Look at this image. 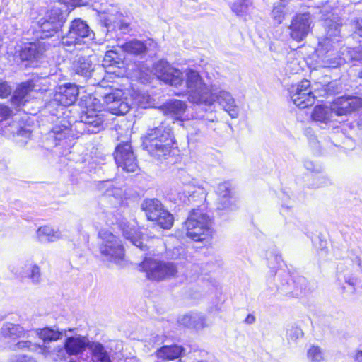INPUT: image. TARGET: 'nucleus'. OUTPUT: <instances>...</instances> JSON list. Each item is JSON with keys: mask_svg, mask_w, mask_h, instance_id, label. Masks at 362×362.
Wrapping results in <instances>:
<instances>
[{"mask_svg": "<svg viewBox=\"0 0 362 362\" xmlns=\"http://www.w3.org/2000/svg\"><path fill=\"white\" fill-rule=\"evenodd\" d=\"M11 88L6 82L0 81V98H6L11 94Z\"/></svg>", "mask_w": 362, "mask_h": 362, "instance_id": "nucleus-51", "label": "nucleus"}, {"mask_svg": "<svg viewBox=\"0 0 362 362\" xmlns=\"http://www.w3.org/2000/svg\"><path fill=\"white\" fill-rule=\"evenodd\" d=\"M0 134L6 136H16V141L21 145L27 143V139L31 134L30 129L23 127L17 121V118H9L4 120L0 125Z\"/></svg>", "mask_w": 362, "mask_h": 362, "instance_id": "nucleus-18", "label": "nucleus"}, {"mask_svg": "<svg viewBox=\"0 0 362 362\" xmlns=\"http://www.w3.org/2000/svg\"><path fill=\"white\" fill-rule=\"evenodd\" d=\"M11 111L10 109L4 105H0V125L10 118Z\"/></svg>", "mask_w": 362, "mask_h": 362, "instance_id": "nucleus-49", "label": "nucleus"}, {"mask_svg": "<svg viewBox=\"0 0 362 362\" xmlns=\"http://www.w3.org/2000/svg\"><path fill=\"white\" fill-rule=\"evenodd\" d=\"M1 334L6 339L16 340L20 337H24L26 332L20 325L6 322L1 327Z\"/></svg>", "mask_w": 362, "mask_h": 362, "instance_id": "nucleus-34", "label": "nucleus"}, {"mask_svg": "<svg viewBox=\"0 0 362 362\" xmlns=\"http://www.w3.org/2000/svg\"><path fill=\"white\" fill-rule=\"evenodd\" d=\"M124 236L126 239L130 240V242L139 248L141 250H146L148 247L146 244H144L143 240L141 238L140 234L134 229L124 230Z\"/></svg>", "mask_w": 362, "mask_h": 362, "instance_id": "nucleus-37", "label": "nucleus"}, {"mask_svg": "<svg viewBox=\"0 0 362 362\" xmlns=\"http://www.w3.org/2000/svg\"><path fill=\"white\" fill-rule=\"evenodd\" d=\"M141 209L149 221L158 218V214L163 210L161 202L157 199H145L141 204Z\"/></svg>", "mask_w": 362, "mask_h": 362, "instance_id": "nucleus-33", "label": "nucleus"}, {"mask_svg": "<svg viewBox=\"0 0 362 362\" xmlns=\"http://www.w3.org/2000/svg\"><path fill=\"white\" fill-rule=\"evenodd\" d=\"M317 182L313 185V187H322L332 184L331 180L326 175H319L316 177Z\"/></svg>", "mask_w": 362, "mask_h": 362, "instance_id": "nucleus-47", "label": "nucleus"}, {"mask_svg": "<svg viewBox=\"0 0 362 362\" xmlns=\"http://www.w3.org/2000/svg\"><path fill=\"white\" fill-rule=\"evenodd\" d=\"M358 76L362 78V70L359 72Z\"/></svg>", "mask_w": 362, "mask_h": 362, "instance_id": "nucleus-58", "label": "nucleus"}, {"mask_svg": "<svg viewBox=\"0 0 362 362\" xmlns=\"http://www.w3.org/2000/svg\"><path fill=\"white\" fill-rule=\"evenodd\" d=\"M122 51L129 54L142 55L150 50H155L157 48V43L153 40H148L145 42L139 40H132L121 45Z\"/></svg>", "mask_w": 362, "mask_h": 362, "instance_id": "nucleus-25", "label": "nucleus"}, {"mask_svg": "<svg viewBox=\"0 0 362 362\" xmlns=\"http://www.w3.org/2000/svg\"><path fill=\"white\" fill-rule=\"evenodd\" d=\"M36 237L37 240L42 243H49L62 239V234L58 228L50 226H43L37 230Z\"/></svg>", "mask_w": 362, "mask_h": 362, "instance_id": "nucleus-32", "label": "nucleus"}, {"mask_svg": "<svg viewBox=\"0 0 362 362\" xmlns=\"http://www.w3.org/2000/svg\"><path fill=\"white\" fill-rule=\"evenodd\" d=\"M44 52L45 47L41 42H30L25 45L24 47L21 49L20 57L22 61L33 62L40 59Z\"/></svg>", "mask_w": 362, "mask_h": 362, "instance_id": "nucleus-31", "label": "nucleus"}, {"mask_svg": "<svg viewBox=\"0 0 362 362\" xmlns=\"http://www.w3.org/2000/svg\"><path fill=\"white\" fill-rule=\"evenodd\" d=\"M186 94L189 102L211 106L215 102L209 86L204 83L199 73L188 69L185 71Z\"/></svg>", "mask_w": 362, "mask_h": 362, "instance_id": "nucleus-2", "label": "nucleus"}, {"mask_svg": "<svg viewBox=\"0 0 362 362\" xmlns=\"http://www.w3.org/2000/svg\"><path fill=\"white\" fill-rule=\"evenodd\" d=\"M99 250L103 261L120 264L124 257V250L119 238L107 230L99 233Z\"/></svg>", "mask_w": 362, "mask_h": 362, "instance_id": "nucleus-6", "label": "nucleus"}, {"mask_svg": "<svg viewBox=\"0 0 362 362\" xmlns=\"http://www.w3.org/2000/svg\"><path fill=\"white\" fill-rule=\"evenodd\" d=\"M334 115L332 105H320L314 107L311 117L319 125L327 126L333 121Z\"/></svg>", "mask_w": 362, "mask_h": 362, "instance_id": "nucleus-28", "label": "nucleus"}, {"mask_svg": "<svg viewBox=\"0 0 362 362\" xmlns=\"http://www.w3.org/2000/svg\"><path fill=\"white\" fill-rule=\"evenodd\" d=\"M153 71L158 78L170 86L177 87L183 82L182 73L179 69L171 66L165 60L156 62L153 66Z\"/></svg>", "mask_w": 362, "mask_h": 362, "instance_id": "nucleus-15", "label": "nucleus"}, {"mask_svg": "<svg viewBox=\"0 0 362 362\" xmlns=\"http://www.w3.org/2000/svg\"><path fill=\"white\" fill-rule=\"evenodd\" d=\"M78 95V88L75 84L67 83L59 86L53 99L46 105V109L52 115H55L59 109L71 105Z\"/></svg>", "mask_w": 362, "mask_h": 362, "instance_id": "nucleus-8", "label": "nucleus"}, {"mask_svg": "<svg viewBox=\"0 0 362 362\" xmlns=\"http://www.w3.org/2000/svg\"><path fill=\"white\" fill-rule=\"evenodd\" d=\"M284 5L280 2L274 4L273 9L271 13L272 18L274 21L280 24L284 19L285 12L284 11Z\"/></svg>", "mask_w": 362, "mask_h": 362, "instance_id": "nucleus-43", "label": "nucleus"}, {"mask_svg": "<svg viewBox=\"0 0 362 362\" xmlns=\"http://www.w3.org/2000/svg\"><path fill=\"white\" fill-rule=\"evenodd\" d=\"M136 103H141L139 98H136Z\"/></svg>", "mask_w": 362, "mask_h": 362, "instance_id": "nucleus-59", "label": "nucleus"}, {"mask_svg": "<svg viewBox=\"0 0 362 362\" xmlns=\"http://www.w3.org/2000/svg\"><path fill=\"white\" fill-rule=\"evenodd\" d=\"M246 322L249 324H252L255 322V317L252 315H248L246 318Z\"/></svg>", "mask_w": 362, "mask_h": 362, "instance_id": "nucleus-56", "label": "nucleus"}, {"mask_svg": "<svg viewBox=\"0 0 362 362\" xmlns=\"http://www.w3.org/2000/svg\"><path fill=\"white\" fill-rule=\"evenodd\" d=\"M139 269L146 273L152 281H161L174 277L177 269L173 262L153 257H146L139 265Z\"/></svg>", "mask_w": 362, "mask_h": 362, "instance_id": "nucleus-5", "label": "nucleus"}, {"mask_svg": "<svg viewBox=\"0 0 362 362\" xmlns=\"http://www.w3.org/2000/svg\"><path fill=\"white\" fill-rule=\"evenodd\" d=\"M93 362H111L109 353L103 344L93 341L89 345Z\"/></svg>", "mask_w": 362, "mask_h": 362, "instance_id": "nucleus-35", "label": "nucleus"}, {"mask_svg": "<svg viewBox=\"0 0 362 362\" xmlns=\"http://www.w3.org/2000/svg\"><path fill=\"white\" fill-rule=\"evenodd\" d=\"M77 127L83 129L88 134H97L104 128L103 115L98 114L95 110H87L83 112Z\"/></svg>", "mask_w": 362, "mask_h": 362, "instance_id": "nucleus-19", "label": "nucleus"}, {"mask_svg": "<svg viewBox=\"0 0 362 362\" xmlns=\"http://www.w3.org/2000/svg\"><path fill=\"white\" fill-rule=\"evenodd\" d=\"M282 206H283V207H286L287 209H289V206H284V205H283Z\"/></svg>", "mask_w": 362, "mask_h": 362, "instance_id": "nucleus-60", "label": "nucleus"}, {"mask_svg": "<svg viewBox=\"0 0 362 362\" xmlns=\"http://www.w3.org/2000/svg\"><path fill=\"white\" fill-rule=\"evenodd\" d=\"M300 281H305V279H300Z\"/></svg>", "mask_w": 362, "mask_h": 362, "instance_id": "nucleus-62", "label": "nucleus"}, {"mask_svg": "<svg viewBox=\"0 0 362 362\" xmlns=\"http://www.w3.org/2000/svg\"><path fill=\"white\" fill-rule=\"evenodd\" d=\"M330 6H328V5H325L323 6L322 8V10L321 11L322 13H324V12H328L329 11V9Z\"/></svg>", "mask_w": 362, "mask_h": 362, "instance_id": "nucleus-57", "label": "nucleus"}, {"mask_svg": "<svg viewBox=\"0 0 362 362\" xmlns=\"http://www.w3.org/2000/svg\"><path fill=\"white\" fill-rule=\"evenodd\" d=\"M304 166L308 170L311 172L320 173L322 170L320 165L315 163L310 160H305Z\"/></svg>", "mask_w": 362, "mask_h": 362, "instance_id": "nucleus-48", "label": "nucleus"}, {"mask_svg": "<svg viewBox=\"0 0 362 362\" xmlns=\"http://www.w3.org/2000/svg\"><path fill=\"white\" fill-rule=\"evenodd\" d=\"M307 358L310 362H322L326 358L325 351L318 346H311L307 351Z\"/></svg>", "mask_w": 362, "mask_h": 362, "instance_id": "nucleus-39", "label": "nucleus"}, {"mask_svg": "<svg viewBox=\"0 0 362 362\" xmlns=\"http://www.w3.org/2000/svg\"><path fill=\"white\" fill-rule=\"evenodd\" d=\"M124 95L122 90L114 89L103 96V103L111 113L124 115L129 112L132 105L129 103Z\"/></svg>", "mask_w": 362, "mask_h": 362, "instance_id": "nucleus-16", "label": "nucleus"}, {"mask_svg": "<svg viewBox=\"0 0 362 362\" xmlns=\"http://www.w3.org/2000/svg\"><path fill=\"white\" fill-rule=\"evenodd\" d=\"M101 185L103 187H106L104 192L107 197H114L115 199L120 200L122 197V190L120 188L113 187L112 182L109 180L103 181Z\"/></svg>", "mask_w": 362, "mask_h": 362, "instance_id": "nucleus-42", "label": "nucleus"}, {"mask_svg": "<svg viewBox=\"0 0 362 362\" xmlns=\"http://www.w3.org/2000/svg\"><path fill=\"white\" fill-rule=\"evenodd\" d=\"M111 22H112V19H111L110 17H109L108 18L105 19V26L107 27V28L108 30L112 28Z\"/></svg>", "mask_w": 362, "mask_h": 362, "instance_id": "nucleus-54", "label": "nucleus"}, {"mask_svg": "<svg viewBox=\"0 0 362 362\" xmlns=\"http://www.w3.org/2000/svg\"><path fill=\"white\" fill-rule=\"evenodd\" d=\"M69 129L65 126H55L49 132V136L54 141H61L69 134Z\"/></svg>", "mask_w": 362, "mask_h": 362, "instance_id": "nucleus-41", "label": "nucleus"}, {"mask_svg": "<svg viewBox=\"0 0 362 362\" xmlns=\"http://www.w3.org/2000/svg\"><path fill=\"white\" fill-rule=\"evenodd\" d=\"M93 100H96V101H97V103H99V101H98L96 98H94Z\"/></svg>", "mask_w": 362, "mask_h": 362, "instance_id": "nucleus-61", "label": "nucleus"}, {"mask_svg": "<svg viewBox=\"0 0 362 362\" xmlns=\"http://www.w3.org/2000/svg\"><path fill=\"white\" fill-rule=\"evenodd\" d=\"M351 25L354 33L362 37V19H354L351 21Z\"/></svg>", "mask_w": 362, "mask_h": 362, "instance_id": "nucleus-50", "label": "nucleus"}, {"mask_svg": "<svg viewBox=\"0 0 362 362\" xmlns=\"http://www.w3.org/2000/svg\"><path fill=\"white\" fill-rule=\"evenodd\" d=\"M115 160L118 167L127 172H135L138 168L136 156L127 142L119 144L115 150Z\"/></svg>", "mask_w": 362, "mask_h": 362, "instance_id": "nucleus-17", "label": "nucleus"}, {"mask_svg": "<svg viewBox=\"0 0 362 362\" xmlns=\"http://www.w3.org/2000/svg\"><path fill=\"white\" fill-rule=\"evenodd\" d=\"M185 187L182 192L178 193L179 199L185 204H199L204 203L206 199V191L199 185H192L191 183L185 182Z\"/></svg>", "mask_w": 362, "mask_h": 362, "instance_id": "nucleus-22", "label": "nucleus"}, {"mask_svg": "<svg viewBox=\"0 0 362 362\" xmlns=\"http://www.w3.org/2000/svg\"><path fill=\"white\" fill-rule=\"evenodd\" d=\"M187 109V104L179 100H173L163 104L160 110L163 113L175 119H182Z\"/></svg>", "mask_w": 362, "mask_h": 362, "instance_id": "nucleus-27", "label": "nucleus"}, {"mask_svg": "<svg viewBox=\"0 0 362 362\" xmlns=\"http://www.w3.org/2000/svg\"><path fill=\"white\" fill-rule=\"evenodd\" d=\"M335 115H348L362 108V98L353 95H344L337 98L332 103Z\"/></svg>", "mask_w": 362, "mask_h": 362, "instance_id": "nucleus-21", "label": "nucleus"}, {"mask_svg": "<svg viewBox=\"0 0 362 362\" xmlns=\"http://www.w3.org/2000/svg\"><path fill=\"white\" fill-rule=\"evenodd\" d=\"M184 349L177 345L164 346L157 351V356L165 360H173L180 357Z\"/></svg>", "mask_w": 362, "mask_h": 362, "instance_id": "nucleus-36", "label": "nucleus"}, {"mask_svg": "<svg viewBox=\"0 0 362 362\" xmlns=\"http://www.w3.org/2000/svg\"><path fill=\"white\" fill-rule=\"evenodd\" d=\"M36 334L43 341V345H37L30 341H20L14 345V349H28L33 351H38L45 355L51 352L49 347L45 344L52 341L60 339L64 333L54 327H45L36 330Z\"/></svg>", "mask_w": 362, "mask_h": 362, "instance_id": "nucleus-9", "label": "nucleus"}, {"mask_svg": "<svg viewBox=\"0 0 362 362\" xmlns=\"http://www.w3.org/2000/svg\"><path fill=\"white\" fill-rule=\"evenodd\" d=\"M217 194L218 196L217 209L223 210L233 208V201L231 196L230 185L228 182L218 185Z\"/></svg>", "mask_w": 362, "mask_h": 362, "instance_id": "nucleus-30", "label": "nucleus"}, {"mask_svg": "<svg viewBox=\"0 0 362 362\" xmlns=\"http://www.w3.org/2000/svg\"><path fill=\"white\" fill-rule=\"evenodd\" d=\"M70 362H72L71 361H70Z\"/></svg>", "mask_w": 362, "mask_h": 362, "instance_id": "nucleus-63", "label": "nucleus"}, {"mask_svg": "<svg viewBox=\"0 0 362 362\" xmlns=\"http://www.w3.org/2000/svg\"><path fill=\"white\" fill-rule=\"evenodd\" d=\"M153 221L163 229H170L173 224V216L168 211L163 209L158 214V218Z\"/></svg>", "mask_w": 362, "mask_h": 362, "instance_id": "nucleus-40", "label": "nucleus"}, {"mask_svg": "<svg viewBox=\"0 0 362 362\" xmlns=\"http://www.w3.org/2000/svg\"><path fill=\"white\" fill-rule=\"evenodd\" d=\"M289 93L293 103L299 108H305L315 102V96L308 80H303L300 83L292 86Z\"/></svg>", "mask_w": 362, "mask_h": 362, "instance_id": "nucleus-14", "label": "nucleus"}, {"mask_svg": "<svg viewBox=\"0 0 362 362\" xmlns=\"http://www.w3.org/2000/svg\"><path fill=\"white\" fill-rule=\"evenodd\" d=\"M16 274L22 278H28L32 283L37 284L41 281V272L40 267L30 259L22 263Z\"/></svg>", "mask_w": 362, "mask_h": 362, "instance_id": "nucleus-26", "label": "nucleus"}, {"mask_svg": "<svg viewBox=\"0 0 362 362\" xmlns=\"http://www.w3.org/2000/svg\"><path fill=\"white\" fill-rule=\"evenodd\" d=\"M304 334L301 328L298 326H292L287 330L286 337L288 340L296 341L303 337Z\"/></svg>", "mask_w": 362, "mask_h": 362, "instance_id": "nucleus-45", "label": "nucleus"}, {"mask_svg": "<svg viewBox=\"0 0 362 362\" xmlns=\"http://www.w3.org/2000/svg\"><path fill=\"white\" fill-rule=\"evenodd\" d=\"M215 102L216 101L232 118H237L239 115V107L231 93L225 90L212 91Z\"/></svg>", "mask_w": 362, "mask_h": 362, "instance_id": "nucleus-23", "label": "nucleus"}, {"mask_svg": "<svg viewBox=\"0 0 362 362\" xmlns=\"http://www.w3.org/2000/svg\"><path fill=\"white\" fill-rule=\"evenodd\" d=\"M90 341L86 337L76 335L67 337L62 347L54 350L56 356L59 360H67L72 356L82 354L87 347L89 348Z\"/></svg>", "mask_w": 362, "mask_h": 362, "instance_id": "nucleus-12", "label": "nucleus"}, {"mask_svg": "<svg viewBox=\"0 0 362 362\" xmlns=\"http://www.w3.org/2000/svg\"><path fill=\"white\" fill-rule=\"evenodd\" d=\"M356 361L362 362V351H359L356 355Z\"/></svg>", "mask_w": 362, "mask_h": 362, "instance_id": "nucleus-55", "label": "nucleus"}, {"mask_svg": "<svg viewBox=\"0 0 362 362\" xmlns=\"http://www.w3.org/2000/svg\"><path fill=\"white\" fill-rule=\"evenodd\" d=\"M69 14L67 9H63L62 4L54 5L49 9L44 17L37 22L40 37L45 38L53 36L59 32L66 20Z\"/></svg>", "mask_w": 362, "mask_h": 362, "instance_id": "nucleus-7", "label": "nucleus"}, {"mask_svg": "<svg viewBox=\"0 0 362 362\" xmlns=\"http://www.w3.org/2000/svg\"><path fill=\"white\" fill-rule=\"evenodd\" d=\"M185 226L187 236L194 241L202 242L211 237V219L200 209H194L189 212Z\"/></svg>", "mask_w": 362, "mask_h": 362, "instance_id": "nucleus-4", "label": "nucleus"}, {"mask_svg": "<svg viewBox=\"0 0 362 362\" xmlns=\"http://www.w3.org/2000/svg\"><path fill=\"white\" fill-rule=\"evenodd\" d=\"M117 53L112 50L107 51L105 56L103 66H111L116 63Z\"/></svg>", "mask_w": 362, "mask_h": 362, "instance_id": "nucleus-46", "label": "nucleus"}, {"mask_svg": "<svg viewBox=\"0 0 362 362\" xmlns=\"http://www.w3.org/2000/svg\"><path fill=\"white\" fill-rule=\"evenodd\" d=\"M357 282L356 279L349 276L345 278V283L347 284L349 288L346 291L350 293H354L355 292V285Z\"/></svg>", "mask_w": 362, "mask_h": 362, "instance_id": "nucleus-52", "label": "nucleus"}, {"mask_svg": "<svg viewBox=\"0 0 362 362\" xmlns=\"http://www.w3.org/2000/svg\"><path fill=\"white\" fill-rule=\"evenodd\" d=\"M71 68L76 74L83 77H90L95 71H104L100 66L95 68L90 57L83 56L76 57L72 61Z\"/></svg>", "mask_w": 362, "mask_h": 362, "instance_id": "nucleus-24", "label": "nucleus"}, {"mask_svg": "<svg viewBox=\"0 0 362 362\" xmlns=\"http://www.w3.org/2000/svg\"><path fill=\"white\" fill-rule=\"evenodd\" d=\"M252 6L250 0H236L231 4L230 8L237 16H243L248 13Z\"/></svg>", "mask_w": 362, "mask_h": 362, "instance_id": "nucleus-38", "label": "nucleus"}, {"mask_svg": "<svg viewBox=\"0 0 362 362\" xmlns=\"http://www.w3.org/2000/svg\"><path fill=\"white\" fill-rule=\"evenodd\" d=\"M324 21L327 35L319 42L316 53L325 67L337 68L346 62V59L342 57L344 52L338 51L342 21L334 14L325 18Z\"/></svg>", "mask_w": 362, "mask_h": 362, "instance_id": "nucleus-1", "label": "nucleus"}, {"mask_svg": "<svg viewBox=\"0 0 362 362\" xmlns=\"http://www.w3.org/2000/svg\"><path fill=\"white\" fill-rule=\"evenodd\" d=\"M158 140L160 141V142L165 143L163 145L162 148L164 151H167L168 148H172L174 143L172 129L169 126L165 125L164 123H162L158 127L148 130L143 141L144 148L147 151H153L156 148V145H158L157 144H155Z\"/></svg>", "mask_w": 362, "mask_h": 362, "instance_id": "nucleus-10", "label": "nucleus"}, {"mask_svg": "<svg viewBox=\"0 0 362 362\" xmlns=\"http://www.w3.org/2000/svg\"><path fill=\"white\" fill-rule=\"evenodd\" d=\"M155 144H157L158 145H156V148L153 151H147L151 156L155 157L157 159H160L170 153L171 148H168L167 151H165L162 150L163 145L165 143L160 142V141L158 140Z\"/></svg>", "mask_w": 362, "mask_h": 362, "instance_id": "nucleus-44", "label": "nucleus"}, {"mask_svg": "<svg viewBox=\"0 0 362 362\" xmlns=\"http://www.w3.org/2000/svg\"><path fill=\"white\" fill-rule=\"evenodd\" d=\"M93 33L86 23L81 19L71 21L68 33L62 39L64 46H71L86 43L93 39Z\"/></svg>", "mask_w": 362, "mask_h": 362, "instance_id": "nucleus-11", "label": "nucleus"}, {"mask_svg": "<svg viewBox=\"0 0 362 362\" xmlns=\"http://www.w3.org/2000/svg\"><path fill=\"white\" fill-rule=\"evenodd\" d=\"M46 81L43 78H33L22 83L15 90L11 100V103L16 107H19L28 100L33 92L46 91L47 87L44 83Z\"/></svg>", "mask_w": 362, "mask_h": 362, "instance_id": "nucleus-13", "label": "nucleus"}, {"mask_svg": "<svg viewBox=\"0 0 362 362\" xmlns=\"http://www.w3.org/2000/svg\"><path fill=\"white\" fill-rule=\"evenodd\" d=\"M180 325L197 330L202 329L207 327L206 317L199 313H191L180 317L178 320Z\"/></svg>", "mask_w": 362, "mask_h": 362, "instance_id": "nucleus-29", "label": "nucleus"}, {"mask_svg": "<svg viewBox=\"0 0 362 362\" xmlns=\"http://www.w3.org/2000/svg\"><path fill=\"white\" fill-rule=\"evenodd\" d=\"M186 94L189 102L211 106L215 102L209 86L204 83L199 73L188 69L185 71Z\"/></svg>", "mask_w": 362, "mask_h": 362, "instance_id": "nucleus-3", "label": "nucleus"}, {"mask_svg": "<svg viewBox=\"0 0 362 362\" xmlns=\"http://www.w3.org/2000/svg\"><path fill=\"white\" fill-rule=\"evenodd\" d=\"M311 23L309 13H300L295 16L289 27L291 38L297 42L304 40L310 30Z\"/></svg>", "mask_w": 362, "mask_h": 362, "instance_id": "nucleus-20", "label": "nucleus"}, {"mask_svg": "<svg viewBox=\"0 0 362 362\" xmlns=\"http://www.w3.org/2000/svg\"><path fill=\"white\" fill-rule=\"evenodd\" d=\"M118 27L120 30H126L128 27V24L126 23H117V25H113V28Z\"/></svg>", "mask_w": 362, "mask_h": 362, "instance_id": "nucleus-53", "label": "nucleus"}]
</instances>
